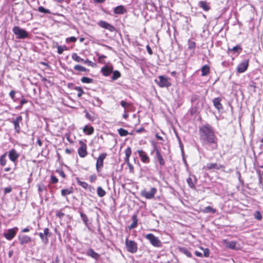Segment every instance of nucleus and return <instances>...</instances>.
<instances>
[{"label": "nucleus", "mask_w": 263, "mask_h": 263, "mask_svg": "<svg viewBox=\"0 0 263 263\" xmlns=\"http://www.w3.org/2000/svg\"><path fill=\"white\" fill-rule=\"evenodd\" d=\"M199 139L203 145L212 146V149L217 148V138L213 127L206 124L199 128Z\"/></svg>", "instance_id": "f257e3e1"}, {"label": "nucleus", "mask_w": 263, "mask_h": 263, "mask_svg": "<svg viewBox=\"0 0 263 263\" xmlns=\"http://www.w3.org/2000/svg\"><path fill=\"white\" fill-rule=\"evenodd\" d=\"M12 31L17 39H24L28 36V33L18 26H14Z\"/></svg>", "instance_id": "f03ea898"}, {"label": "nucleus", "mask_w": 263, "mask_h": 263, "mask_svg": "<svg viewBox=\"0 0 263 263\" xmlns=\"http://www.w3.org/2000/svg\"><path fill=\"white\" fill-rule=\"evenodd\" d=\"M169 79L166 77L160 76L158 77V80H155V81L160 87H168L171 86Z\"/></svg>", "instance_id": "7ed1b4c3"}, {"label": "nucleus", "mask_w": 263, "mask_h": 263, "mask_svg": "<svg viewBox=\"0 0 263 263\" xmlns=\"http://www.w3.org/2000/svg\"><path fill=\"white\" fill-rule=\"evenodd\" d=\"M145 238L148 239L151 243L155 247H160L161 246V242L159 238L154 236L152 233H149L145 236Z\"/></svg>", "instance_id": "20e7f679"}, {"label": "nucleus", "mask_w": 263, "mask_h": 263, "mask_svg": "<svg viewBox=\"0 0 263 263\" xmlns=\"http://www.w3.org/2000/svg\"><path fill=\"white\" fill-rule=\"evenodd\" d=\"M157 190L156 187H152L149 192L143 190L140 192V195L147 199H152L154 198Z\"/></svg>", "instance_id": "39448f33"}, {"label": "nucleus", "mask_w": 263, "mask_h": 263, "mask_svg": "<svg viewBox=\"0 0 263 263\" xmlns=\"http://www.w3.org/2000/svg\"><path fill=\"white\" fill-rule=\"evenodd\" d=\"M125 245L127 250L132 253H135L137 251L138 247L136 242L133 240H125Z\"/></svg>", "instance_id": "423d86ee"}, {"label": "nucleus", "mask_w": 263, "mask_h": 263, "mask_svg": "<svg viewBox=\"0 0 263 263\" xmlns=\"http://www.w3.org/2000/svg\"><path fill=\"white\" fill-rule=\"evenodd\" d=\"M107 156L106 153H102L97 159L96 162V170L98 172H100L103 166V161Z\"/></svg>", "instance_id": "0eeeda50"}, {"label": "nucleus", "mask_w": 263, "mask_h": 263, "mask_svg": "<svg viewBox=\"0 0 263 263\" xmlns=\"http://www.w3.org/2000/svg\"><path fill=\"white\" fill-rule=\"evenodd\" d=\"M249 63V59H245L240 63L237 67V71L238 73H243L247 69Z\"/></svg>", "instance_id": "6e6552de"}, {"label": "nucleus", "mask_w": 263, "mask_h": 263, "mask_svg": "<svg viewBox=\"0 0 263 263\" xmlns=\"http://www.w3.org/2000/svg\"><path fill=\"white\" fill-rule=\"evenodd\" d=\"M80 147L78 148V154L80 157L84 158L87 155V145L83 141H80Z\"/></svg>", "instance_id": "1a4fd4ad"}, {"label": "nucleus", "mask_w": 263, "mask_h": 263, "mask_svg": "<svg viewBox=\"0 0 263 263\" xmlns=\"http://www.w3.org/2000/svg\"><path fill=\"white\" fill-rule=\"evenodd\" d=\"M223 245L228 248L233 250H238L239 248V244L235 241L223 240Z\"/></svg>", "instance_id": "9d476101"}, {"label": "nucleus", "mask_w": 263, "mask_h": 263, "mask_svg": "<svg viewBox=\"0 0 263 263\" xmlns=\"http://www.w3.org/2000/svg\"><path fill=\"white\" fill-rule=\"evenodd\" d=\"M17 230V227L8 230L7 232L4 234L5 237L8 240H11L15 237Z\"/></svg>", "instance_id": "9b49d317"}, {"label": "nucleus", "mask_w": 263, "mask_h": 263, "mask_svg": "<svg viewBox=\"0 0 263 263\" xmlns=\"http://www.w3.org/2000/svg\"><path fill=\"white\" fill-rule=\"evenodd\" d=\"M22 117L21 116H18L15 119H13V121H12V122L14 125L15 131L17 134H19L20 133L21 127L20 126V124L22 123Z\"/></svg>", "instance_id": "f8f14e48"}, {"label": "nucleus", "mask_w": 263, "mask_h": 263, "mask_svg": "<svg viewBox=\"0 0 263 263\" xmlns=\"http://www.w3.org/2000/svg\"><path fill=\"white\" fill-rule=\"evenodd\" d=\"M98 24L101 27L107 29L110 32H114L116 30V28L114 26L105 21H100Z\"/></svg>", "instance_id": "ddd939ff"}, {"label": "nucleus", "mask_w": 263, "mask_h": 263, "mask_svg": "<svg viewBox=\"0 0 263 263\" xmlns=\"http://www.w3.org/2000/svg\"><path fill=\"white\" fill-rule=\"evenodd\" d=\"M18 238L20 243L22 246L29 243L32 241V239L30 236L25 235H20Z\"/></svg>", "instance_id": "4468645a"}, {"label": "nucleus", "mask_w": 263, "mask_h": 263, "mask_svg": "<svg viewBox=\"0 0 263 263\" xmlns=\"http://www.w3.org/2000/svg\"><path fill=\"white\" fill-rule=\"evenodd\" d=\"M197 178L194 175H190L186 179L189 186L193 189H195V184L197 183Z\"/></svg>", "instance_id": "2eb2a0df"}, {"label": "nucleus", "mask_w": 263, "mask_h": 263, "mask_svg": "<svg viewBox=\"0 0 263 263\" xmlns=\"http://www.w3.org/2000/svg\"><path fill=\"white\" fill-rule=\"evenodd\" d=\"M154 151L156 152L155 158H156L158 160V161H159L160 165L161 166L164 165H165V161H164L162 155L161 154L159 150L156 146L155 147Z\"/></svg>", "instance_id": "dca6fc26"}, {"label": "nucleus", "mask_w": 263, "mask_h": 263, "mask_svg": "<svg viewBox=\"0 0 263 263\" xmlns=\"http://www.w3.org/2000/svg\"><path fill=\"white\" fill-rule=\"evenodd\" d=\"M8 156L10 160L15 162L19 157L20 155L14 149H12L9 152Z\"/></svg>", "instance_id": "f3484780"}, {"label": "nucleus", "mask_w": 263, "mask_h": 263, "mask_svg": "<svg viewBox=\"0 0 263 263\" xmlns=\"http://www.w3.org/2000/svg\"><path fill=\"white\" fill-rule=\"evenodd\" d=\"M137 153H138L142 162L145 163H148L149 162V157L144 151L139 149L137 151Z\"/></svg>", "instance_id": "a211bd4d"}, {"label": "nucleus", "mask_w": 263, "mask_h": 263, "mask_svg": "<svg viewBox=\"0 0 263 263\" xmlns=\"http://www.w3.org/2000/svg\"><path fill=\"white\" fill-rule=\"evenodd\" d=\"M77 183L82 187L83 188L88 190L90 192H91L92 190H93L94 189L90 185H89L87 183L81 181L78 178H76Z\"/></svg>", "instance_id": "6ab92c4d"}, {"label": "nucleus", "mask_w": 263, "mask_h": 263, "mask_svg": "<svg viewBox=\"0 0 263 263\" xmlns=\"http://www.w3.org/2000/svg\"><path fill=\"white\" fill-rule=\"evenodd\" d=\"M206 167L209 170H220L224 168V166L216 163H209L206 164Z\"/></svg>", "instance_id": "aec40b11"}, {"label": "nucleus", "mask_w": 263, "mask_h": 263, "mask_svg": "<svg viewBox=\"0 0 263 263\" xmlns=\"http://www.w3.org/2000/svg\"><path fill=\"white\" fill-rule=\"evenodd\" d=\"M114 12L117 14H123L126 12V10L122 5H119L114 8Z\"/></svg>", "instance_id": "412c9836"}, {"label": "nucleus", "mask_w": 263, "mask_h": 263, "mask_svg": "<svg viewBox=\"0 0 263 263\" xmlns=\"http://www.w3.org/2000/svg\"><path fill=\"white\" fill-rule=\"evenodd\" d=\"M112 71V67L105 66L101 68V72L104 76H108Z\"/></svg>", "instance_id": "4be33fe9"}, {"label": "nucleus", "mask_w": 263, "mask_h": 263, "mask_svg": "<svg viewBox=\"0 0 263 263\" xmlns=\"http://www.w3.org/2000/svg\"><path fill=\"white\" fill-rule=\"evenodd\" d=\"M86 254L88 256H90L96 260H98L100 256L98 253L95 252L94 250L91 248L87 250Z\"/></svg>", "instance_id": "5701e85b"}, {"label": "nucleus", "mask_w": 263, "mask_h": 263, "mask_svg": "<svg viewBox=\"0 0 263 263\" xmlns=\"http://www.w3.org/2000/svg\"><path fill=\"white\" fill-rule=\"evenodd\" d=\"M221 99L220 98H216L214 99L213 102L215 108L220 110L222 108V105L221 103Z\"/></svg>", "instance_id": "b1692460"}, {"label": "nucleus", "mask_w": 263, "mask_h": 263, "mask_svg": "<svg viewBox=\"0 0 263 263\" xmlns=\"http://www.w3.org/2000/svg\"><path fill=\"white\" fill-rule=\"evenodd\" d=\"M125 157L124 158L125 162L127 165H130L129 157L132 154V149L130 147H128L125 151Z\"/></svg>", "instance_id": "393cba45"}, {"label": "nucleus", "mask_w": 263, "mask_h": 263, "mask_svg": "<svg viewBox=\"0 0 263 263\" xmlns=\"http://www.w3.org/2000/svg\"><path fill=\"white\" fill-rule=\"evenodd\" d=\"M198 6L205 11H208L210 9V6L206 1H200Z\"/></svg>", "instance_id": "a878e982"}, {"label": "nucleus", "mask_w": 263, "mask_h": 263, "mask_svg": "<svg viewBox=\"0 0 263 263\" xmlns=\"http://www.w3.org/2000/svg\"><path fill=\"white\" fill-rule=\"evenodd\" d=\"M132 223L129 226L128 228L129 230H132L136 228L138 223V219L137 215H134L132 216Z\"/></svg>", "instance_id": "bb28decb"}, {"label": "nucleus", "mask_w": 263, "mask_h": 263, "mask_svg": "<svg viewBox=\"0 0 263 263\" xmlns=\"http://www.w3.org/2000/svg\"><path fill=\"white\" fill-rule=\"evenodd\" d=\"M200 97L196 95H193L191 97V102L193 105L198 106Z\"/></svg>", "instance_id": "cd10ccee"}, {"label": "nucleus", "mask_w": 263, "mask_h": 263, "mask_svg": "<svg viewBox=\"0 0 263 263\" xmlns=\"http://www.w3.org/2000/svg\"><path fill=\"white\" fill-rule=\"evenodd\" d=\"M178 249L180 252L183 253L188 257H192V254L187 248L185 247H180Z\"/></svg>", "instance_id": "c85d7f7f"}, {"label": "nucleus", "mask_w": 263, "mask_h": 263, "mask_svg": "<svg viewBox=\"0 0 263 263\" xmlns=\"http://www.w3.org/2000/svg\"><path fill=\"white\" fill-rule=\"evenodd\" d=\"M210 72V67L208 65H204L201 68V75L202 76H207Z\"/></svg>", "instance_id": "c756f323"}, {"label": "nucleus", "mask_w": 263, "mask_h": 263, "mask_svg": "<svg viewBox=\"0 0 263 263\" xmlns=\"http://www.w3.org/2000/svg\"><path fill=\"white\" fill-rule=\"evenodd\" d=\"M83 132L87 135H90L93 134L94 129L92 126L89 127L87 125H85L83 128Z\"/></svg>", "instance_id": "7c9ffc66"}, {"label": "nucleus", "mask_w": 263, "mask_h": 263, "mask_svg": "<svg viewBox=\"0 0 263 263\" xmlns=\"http://www.w3.org/2000/svg\"><path fill=\"white\" fill-rule=\"evenodd\" d=\"M202 212L203 213H215L216 212V210L211 206H208L202 209Z\"/></svg>", "instance_id": "2f4dec72"}, {"label": "nucleus", "mask_w": 263, "mask_h": 263, "mask_svg": "<svg viewBox=\"0 0 263 263\" xmlns=\"http://www.w3.org/2000/svg\"><path fill=\"white\" fill-rule=\"evenodd\" d=\"M242 50V48L241 47V46L240 45H238L236 46H234V47H233L232 48H229L228 49V51L230 52V51H232V52H237V53H240V52H241Z\"/></svg>", "instance_id": "473e14b6"}, {"label": "nucleus", "mask_w": 263, "mask_h": 263, "mask_svg": "<svg viewBox=\"0 0 263 263\" xmlns=\"http://www.w3.org/2000/svg\"><path fill=\"white\" fill-rule=\"evenodd\" d=\"M79 213H80L81 217L83 222L84 223L86 227H87L88 219L87 215L85 214H84L83 212H82V211H79Z\"/></svg>", "instance_id": "72a5a7b5"}, {"label": "nucleus", "mask_w": 263, "mask_h": 263, "mask_svg": "<svg viewBox=\"0 0 263 263\" xmlns=\"http://www.w3.org/2000/svg\"><path fill=\"white\" fill-rule=\"evenodd\" d=\"M97 192L100 197H103L106 195V192L101 186L97 187Z\"/></svg>", "instance_id": "f704fd0d"}, {"label": "nucleus", "mask_w": 263, "mask_h": 263, "mask_svg": "<svg viewBox=\"0 0 263 263\" xmlns=\"http://www.w3.org/2000/svg\"><path fill=\"white\" fill-rule=\"evenodd\" d=\"M72 59L77 62H84V60L82 59L80 56H79L76 53H74L72 54L71 56Z\"/></svg>", "instance_id": "c9c22d12"}, {"label": "nucleus", "mask_w": 263, "mask_h": 263, "mask_svg": "<svg viewBox=\"0 0 263 263\" xmlns=\"http://www.w3.org/2000/svg\"><path fill=\"white\" fill-rule=\"evenodd\" d=\"M74 69L79 71L83 72H88L89 71L88 69L80 65H76L74 66Z\"/></svg>", "instance_id": "e433bc0d"}, {"label": "nucleus", "mask_w": 263, "mask_h": 263, "mask_svg": "<svg viewBox=\"0 0 263 263\" xmlns=\"http://www.w3.org/2000/svg\"><path fill=\"white\" fill-rule=\"evenodd\" d=\"M118 133L121 136H127V135L129 134L128 131L126 129H124L123 128H120L119 129H118Z\"/></svg>", "instance_id": "4c0bfd02"}, {"label": "nucleus", "mask_w": 263, "mask_h": 263, "mask_svg": "<svg viewBox=\"0 0 263 263\" xmlns=\"http://www.w3.org/2000/svg\"><path fill=\"white\" fill-rule=\"evenodd\" d=\"M57 49H58V53L60 54H62L64 50H67V48L66 46H61V45H58Z\"/></svg>", "instance_id": "58836bf2"}, {"label": "nucleus", "mask_w": 263, "mask_h": 263, "mask_svg": "<svg viewBox=\"0 0 263 263\" xmlns=\"http://www.w3.org/2000/svg\"><path fill=\"white\" fill-rule=\"evenodd\" d=\"M6 153H5L3 155H2V156L1 157V158H0V164L3 166H5L7 162V160L6 159Z\"/></svg>", "instance_id": "ea45409f"}, {"label": "nucleus", "mask_w": 263, "mask_h": 263, "mask_svg": "<svg viewBox=\"0 0 263 263\" xmlns=\"http://www.w3.org/2000/svg\"><path fill=\"white\" fill-rule=\"evenodd\" d=\"M121 77L120 72L118 70H115L113 72L111 79L112 80H116Z\"/></svg>", "instance_id": "a19ab883"}, {"label": "nucleus", "mask_w": 263, "mask_h": 263, "mask_svg": "<svg viewBox=\"0 0 263 263\" xmlns=\"http://www.w3.org/2000/svg\"><path fill=\"white\" fill-rule=\"evenodd\" d=\"M196 47V43L194 41L189 40L188 41V49L194 50Z\"/></svg>", "instance_id": "79ce46f5"}, {"label": "nucleus", "mask_w": 263, "mask_h": 263, "mask_svg": "<svg viewBox=\"0 0 263 263\" xmlns=\"http://www.w3.org/2000/svg\"><path fill=\"white\" fill-rule=\"evenodd\" d=\"M81 81L82 83H91L93 82V79L88 77H84L81 78Z\"/></svg>", "instance_id": "37998d69"}, {"label": "nucleus", "mask_w": 263, "mask_h": 263, "mask_svg": "<svg viewBox=\"0 0 263 263\" xmlns=\"http://www.w3.org/2000/svg\"><path fill=\"white\" fill-rule=\"evenodd\" d=\"M38 11L40 12L44 13H47V14H50V11L49 9H45L43 6H40L38 7Z\"/></svg>", "instance_id": "c03bdc74"}, {"label": "nucleus", "mask_w": 263, "mask_h": 263, "mask_svg": "<svg viewBox=\"0 0 263 263\" xmlns=\"http://www.w3.org/2000/svg\"><path fill=\"white\" fill-rule=\"evenodd\" d=\"M38 235L42 239V241L44 242L45 243H47L48 242V237L45 236L43 233H39Z\"/></svg>", "instance_id": "a18cd8bd"}, {"label": "nucleus", "mask_w": 263, "mask_h": 263, "mask_svg": "<svg viewBox=\"0 0 263 263\" xmlns=\"http://www.w3.org/2000/svg\"><path fill=\"white\" fill-rule=\"evenodd\" d=\"M72 191L69 190V189H63L61 191V195L63 196H65L67 195H69V194H70L71 193H72Z\"/></svg>", "instance_id": "49530a36"}, {"label": "nucleus", "mask_w": 263, "mask_h": 263, "mask_svg": "<svg viewBox=\"0 0 263 263\" xmlns=\"http://www.w3.org/2000/svg\"><path fill=\"white\" fill-rule=\"evenodd\" d=\"M74 89L78 91L77 96L79 98L81 97L84 93V91L81 87L77 86L74 88Z\"/></svg>", "instance_id": "de8ad7c7"}, {"label": "nucleus", "mask_w": 263, "mask_h": 263, "mask_svg": "<svg viewBox=\"0 0 263 263\" xmlns=\"http://www.w3.org/2000/svg\"><path fill=\"white\" fill-rule=\"evenodd\" d=\"M254 216L256 219L259 220L262 219V216L259 211H256L254 214Z\"/></svg>", "instance_id": "09e8293b"}, {"label": "nucleus", "mask_w": 263, "mask_h": 263, "mask_svg": "<svg viewBox=\"0 0 263 263\" xmlns=\"http://www.w3.org/2000/svg\"><path fill=\"white\" fill-rule=\"evenodd\" d=\"M37 186L39 192H42L46 190V186L43 184H39Z\"/></svg>", "instance_id": "8fccbe9b"}, {"label": "nucleus", "mask_w": 263, "mask_h": 263, "mask_svg": "<svg viewBox=\"0 0 263 263\" xmlns=\"http://www.w3.org/2000/svg\"><path fill=\"white\" fill-rule=\"evenodd\" d=\"M202 250L203 251V255L204 256L208 257L210 255V250L208 248L203 249V248H201Z\"/></svg>", "instance_id": "3c124183"}, {"label": "nucleus", "mask_w": 263, "mask_h": 263, "mask_svg": "<svg viewBox=\"0 0 263 263\" xmlns=\"http://www.w3.org/2000/svg\"><path fill=\"white\" fill-rule=\"evenodd\" d=\"M194 106L191 108V114L194 115L196 114V112L197 111V109L198 108V106L197 105H193Z\"/></svg>", "instance_id": "603ef678"}, {"label": "nucleus", "mask_w": 263, "mask_h": 263, "mask_svg": "<svg viewBox=\"0 0 263 263\" xmlns=\"http://www.w3.org/2000/svg\"><path fill=\"white\" fill-rule=\"evenodd\" d=\"M77 41V38L74 36H71L66 39L67 42H72L74 43Z\"/></svg>", "instance_id": "864d4df0"}, {"label": "nucleus", "mask_w": 263, "mask_h": 263, "mask_svg": "<svg viewBox=\"0 0 263 263\" xmlns=\"http://www.w3.org/2000/svg\"><path fill=\"white\" fill-rule=\"evenodd\" d=\"M106 57L104 55H101L99 56L98 61L100 63H104L105 61H104V59L106 58Z\"/></svg>", "instance_id": "5fc2aeb1"}, {"label": "nucleus", "mask_w": 263, "mask_h": 263, "mask_svg": "<svg viewBox=\"0 0 263 263\" xmlns=\"http://www.w3.org/2000/svg\"><path fill=\"white\" fill-rule=\"evenodd\" d=\"M120 104H121V105L124 108H126V107H128L129 105V104L128 103H127L126 102H125L124 100L121 101L120 102Z\"/></svg>", "instance_id": "6e6d98bb"}, {"label": "nucleus", "mask_w": 263, "mask_h": 263, "mask_svg": "<svg viewBox=\"0 0 263 263\" xmlns=\"http://www.w3.org/2000/svg\"><path fill=\"white\" fill-rule=\"evenodd\" d=\"M12 191V187L11 186L7 187L4 189V192L5 194L9 193Z\"/></svg>", "instance_id": "4d7b16f0"}, {"label": "nucleus", "mask_w": 263, "mask_h": 263, "mask_svg": "<svg viewBox=\"0 0 263 263\" xmlns=\"http://www.w3.org/2000/svg\"><path fill=\"white\" fill-rule=\"evenodd\" d=\"M51 182L52 183H56L58 182V179L55 176L52 175L51 176Z\"/></svg>", "instance_id": "13d9d810"}, {"label": "nucleus", "mask_w": 263, "mask_h": 263, "mask_svg": "<svg viewBox=\"0 0 263 263\" xmlns=\"http://www.w3.org/2000/svg\"><path fill=\"white\" fill-rule=\"evenodd\" d=\"M85 117L89 120L92 121L94 120V118L92 117L88 112H86Z\"/></svg>", "instance_id": "bf43d9fd"}, {"label": "nucleus", "mask_w": 263, "mask_h": 263, "mask_svg": "<svg viewBox=\"0 0 263 263\" xmlns=\"http://www.w3.org/2000/svg\"><path fill=\"white\" fill-rule=\"evenodd\" d=\"M56 215L57 217L61 218L64 216V214L60 211H58L56 213Z\"/></svg>", "instance_id": "052dcab7"}, {"label": "nucleus", "mask_w": 263, "mask_h": 263, "mask_svg": "<svg viewBox=\"0 0 263 263\" xmlns=\"http://www.w3.org/2000/svg\"><path fill=\"white\" fill-rule=\"evenodd\" d=\"M85 64H88L89 66H93L94 63H93L91 61L88 60V59L86 60H84V61L83 62Z\"/></svg>", "instance_id": "680f3d73"}, {"label": "nucleus", "mask_w": 263, "mask_h": 263, "mask_svg": "<svg viewBox=\"0 0 263 263\" xmlns=\"http://www.w3.org/2000/svg\"><path fill=\"white\" fill-rule=\"evenodd\" d=\"M57 172L59 174V175H60L61 176H62L63 178H65L66 175H65V174L64 172L63 171H62V170H58Z\"/></svg>", "instance_id": "e2e57ef3"}, {"label": "nucleus", "mask_w": 263, "mask_h": 263, "mask_svg": "<svg viewBox=\"0 0 263 263\" xmlns=\"http://www.w3.org/2000/svg\"><path fill=\"white\" fill-rule=\"evenodd\" d=\"M44 235L46 237L49 235V229L47 228H46L44 230Z\"/></svg>", "instance_id": "0e129e2a"}, {"label": "nucleus", "mask_w": 263, "mask_h": 263, "mask_svg": "<svg viewBox=\"0 0 263 263\" xmlns=\"http://www.w3.org/2000/svg\"><path fill=\"white\" fill-rule=\"evenodd\" d=\"M15 95V91L14 90H11L9 93V96L12 99H14Z\"/></svg>", "instance_id": "69168bd1"}, {"label": "nucleus", "mask_w": 263, "mask_h": 263, "mask_svg": "<svg viewBox=\"0 0 263 263\" xmlns=\"http://www.w3.org/2000/svg\"><path fill=\"white\" fill-rule=\"evenodd\" d=\"M146 50L148 52V53L150 54V55H152L153 54V51H152V49L151 48V47H149V45H147L146 46Z\"/></svg>", "instance_id": "338daca9"}, {"label": "nucleus", "mask_w": 263, "mask_h": 263, "mask_svg": "<svg viewBox=\"0 0 263 263\" xmlns=\"http://www.w3.org/2000/svg\"><path fill=\"white\" fill-rule=\"evenodd\" d=\"M96 179V176L95 175H91L90 177V181L91 182H93Z\"/></svg>", "instance_id": "774afa93"}]
</instances>
